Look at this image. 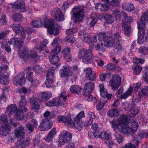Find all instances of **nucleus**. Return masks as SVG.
I'll use <instances>...</instances> for the list:
<instances>
[{"instance_id":"obj_1","label":"nucleus","mask_w":148,"mask_h":148,"mask_svg":"<svg viewBox=\"0 0 148 148\" xmlns=\"http://www.w3.org/2000/svg\"><path fill=\"white\" fill-rule=\"evenodd\" d=\"M97 34L92 37L90 36V34L85 33L83 35L84 41L89 45V49H86L82 48L78 51V58L79 59L82 58L83 62L85 64L90 63L92 58V50L94 47L95 42L97 41L96 40Z\"/></svg>"},{"instance_id":"obj_2","label":"nucleus","mask_w":148,"mask_h":148,"mask_svg":"<svg viewBox=\"0 0 148 148\" xmlns=\"http://www.w3.org/2000/svg\"><path fill=\"white\" fill-rule=\"evenodd\" d=\"M13 31L16 34H21L18 38L14 37L11 38L8 42L10 45L14 44L17 48L21 47V44L24 42V39L26 36V34L24 31V29L19 24H15L12 26Z\"/></svg>"},{"instance_id":"obj_3","label":"nucleus","mask_w":148,"mask_h":148,"mask_svg":"<svg viewBox=\"0 0 148 148\" xmlns=\"http://www.w3.org/2000/svg\"><path fill=\"white\" fill-rule=\"evenodd\" d=\"M19 103V106L18 108L15 104H11L8 108L10 111V113L13 114L14 112L16 117L17 119L22 120L24 117V113L27 110V109L25 106L27 103V101L24 96H21Z\"/></svg>"},{"instance_id":"obj_4","label":"nucleus","mask_w":148,"mask_h":148,"mask_svg":"<svg viewBox=\"0 0 148 148\" xmlns=\"http://www.w3.org/2000/svg\"><path fill=\"white\" fill-rule=\"evenodd\" d=\"M84 8L78 5L75 6L71 10V13L75 23L83 20L84 17Z\"/></svg>"},{"instance_id":"obj_5","label":"nucleus","mask_w":148,"mask_h":148,"mask_svg":"<svg viewBox=\"0 0 148 148\" xmlns=\"http://www.w3.org/2000/svg\"><path fill=\"white\" fill-rule=\"evenodd\" d=\"M106 35L105 32L102 33L103 40L104 42V45L107 47L111 46L112 42H119L121 40V36L118 32L115 33L111 36H105Z\"/></svg>"},{"instance_id":"obj_6","label":"nucleus","mask_w":148,"mask_h":148,"mask_svg":"<svg viewBox=\"0 0 148 148\" xmlns=\"http://www.w3.org/2000/svg\"><path fill=\"white\" fill-rule=\"evenodd\" d=\"M85 117L84 111H82L77 115L74 118V121L71 118V125H74L75 128L79 131H81L83 125V121L81 119Z\"/></svg>"},{"instance_id":"obj_7","label":"nucleus","mask_w":148,"mask_h":148,"mask_svg":"<svg viewBox=\"0 0 148 148\" xmlns=\"http://www.w3.org/2000/svg\"><path fill=\"white\" fill-rule=\"evenodd\" d=\"M0 119L1 121L4 123L3 125H1L0 129V137L6 136L7 134L9 133L11 127L9 126L8 119L5 116L3 115L1 116Z\"/></svg>"},{"instance_id":"obj_8","label":"nucleus","mask_w":148,"mask_h":148,"mask_svg":"<svg viewBox=\"0 0 148 148\" xmlns=\"http://www.w3.org/2000/svg\"><path fill=\"white\" fill-rule=\"evenodd\" d=\"M29 50L27 49L24 48L20 55L21 58H23L24 60L26 61L29 57L33 60L38 59L40 57L36 51L31 50L29 53Z\"/></svg>"},{"instance_id":"obj_9","label":"nucleus","mask_w":148,"mask_h":148,"mask_svg":"<svg viewBox=\"0 0 148 148\" xmlns=\"http://www.w3.org/2000/svg\"><path fill=\"white\" fill-rule=\"evenodd\" d=\"M61 50L60 46H58L52 50L49 56V61L51 64H56L59 61L60 58L58 54Z\"/></svg>"},{"instance_id":"obj_10","label":"nucleus","mask_w":148,"mask_h":148,"mask_svg":"<svg viewBox=\"0 0 148 148\" xmlns=\"http://www.w3.org/2000/svg\"><path fill=\"white\" fill-rule=\"evenodd\" d=\"M121 77L118 75L115 74L113 75L112 79L109 82L110 85L112 89L114 90H116L121 84Z\"/></svg>"},{"instance_id":"obj_11","label":"nucleus","mask_w":148,"mask_h":148,"mask_svg":"<svg viewBox=\"0 0 148 148\" xmlns=\"http://www.w3.org/2000/svg\"><path fill=\"white\" fill-rule=\"evenodd\" d=\"M51 14L57 22L63 21L65 20L64 16L60 8H56L52 10Z\"/></svg>"},{"instance_id":"obj_12","label":"nucleus","mask_w":148,"mask_h":148,"mask_svg":"<svg viewBox=\"0 0 148 148\" xmlns=\"http://www.w3.org/2000/svg\"><path fill=\"white\" fill-rule=\"evenodd\" d=\"M58 143L60 145H63L66 143H68L71 140L72 138V134L69 132H66L64 134H60Z\"/></svg>"},{"instance_id":"obj_13","label":"nucleus","mask_w":148,"mask_h":148,"mask_svg":"<svg viewBox=\"0 0 148 148\" xmlns=\"http://www.w3.org/2000/svg\"><path fill=\"white\" fill-rule=\"evenodd\" d=\"M53 125V123L49 122L48 119H43L38 127V129L41 131L48 130L51 128Z\"/></svg>"},{"instance_id":"obj_14","label":"nucleus","mask_w":148,"mask_h":148,"mask_svg":"<svg viewBox=\"0 0 148 148\" xmlns=\"http://www.w3.org/2000/svg\"><path fill=\"white\" fill-rule=\"evenodd\" d=\"M30 102L32 106V110L34 112H37L40 109V100L33 97L30 98Z\"/></svg>"},{"instance_id":"obj_15","label":"nucleus","mask_w":148,"mask_h":148,"mask_svg":"<svg viewBox=\"0 0 148 148\" xmlns=\"http://www.w3.org/2000/svg\"><path fill=\"white\" fill-rule=\"evenodd\" d=\"M13 80L16 82V85H24L25 83L24 73L21 72L18 74L14 77Z\"/></svg>"},{"instance_id":"obj_16","label":"nucleus","mask_w":148,"mask_h":148,"mask_svg":"<svg viewBox=\"0 0 148 148\" xmlns=\"http://www.w3.org/2000/svg\"><path fill=\"white\" fill-rule=\"evenodd\" d=\"M43 24L45 28H47V32L51 33V28L54 25V21L51 18L49 19L47 18L43 19Z\"/></svg>"},{"instance_id":"obj_17","label":"nucleus","mask_w":148,"mask_h":148,"mask_svg":"<svg viewBox=\"0 0 148 148\" xmlns=\"http://www.w3.org/2000/svg\"><path fill=\"white\" fill-rule=\"evenodd\" d=\"M86 77L88 80L93 81L96 79L95 73L91 68H87L86 70Z\"/></svg>"},{"instance_id":"obj_18","label":"nucleus","mask_w":148,"mask_h":148,"mask_svg":"<svg viewBox=\"0 0 148 148\" xmlns=\"http://www.w3.org/2000/svg\"><path fill=\"white\" fill-rule=\"evenodd\" d=\"M110 132L108 131H105L104 133L103 139L105 140L104 141L105 144L109 148H111L113 144L112 141L110 139Z\"/></svg>"},{"instance_id":"obj_19","label":"nucleus","mask_w":148,"mask_h":148,"mask_svg":"<svg viewBox=\"0 0 148 148\" xmlns=\"http://www.w3.org/2000/svg\"><path fill=\"white\" fill-rule=\"evenodd\" d=\"M46 106L49 107L56 106L58 107L60 105H62V104L60 101V99L57 97L53 99L52 100L46 102Z\"/></svg>"},{"instance_id":"obj_20","label":"nucleus","mask_w":148,"mask_h":148,"mask_svg":"<svg viewBox=\"0 0 148 148\" xmlns=\"http://www.w3.org/2000/svg\"><path fill=\"white\" fill-rule=\"evenodd\" d=\"M57 133L56 129L55 127H53L49 132L46 136L45 140L47 143H51L53 138Z\"/></svg>"},{"instance_id":"obj_21","label":"nucleus","mask_w":148,"mask_h":148,"mask_svg":"<svg viewBox=\"0 0 148 148\" xmlns=\"http://www.w3.org/2000/svg\"><path fill=\"white\" fill-rule=\"evenodd\" d=\"M25 3L24 1L21 0H17L14 3H12V8L15 10H20L23 9L25 7Z\"/></svg>"},{"instance_id":"obj_22","label":"nucleus","mask_w":148,"mask_h":148,"mask_svg":"<svg viewBox=\"0 0 148 148\" xmlns=\"http://www.w3.org/2000/svg\"><path fill=\"white\" fill-rule=\"evenodd\" d=\"M70 70L69 66H63L59 71V73L61 77H69Z\"/></svg>"},{"instance_id":"obj_23","label":"nucleus","mask_w":148,"mask_h":148,"mask_svg":"<svg viewBox=\"0 0 148 148\" xmlns=\"http://www.w3.org/2000/svg\"><path fill=\"white\" fill-rule=\"evenodd\" d=\"M95 85L93 82H90L86 83L84 86V92H85L86 95V93H91L94 90Z\"/></svg>"},{"instance_id":"obj_24","label":"nucleus","mask_w":148,"mask_h":148,"mask_svg":"<svg viewBox=\"0 0 148 148\" xmlns=\"http://www.w3.org/2000/svg\"><path fill=\"white\" fill-rule=\"evenodd\" d=\"M123 18L122 22L123 25H130L129 24L132 21V17L130 16H128L127 13L124 12H123Z\"/></svg>"},{"instance_id":"obj_25","label":"nucleus","mask_w":148,"mask_h":148,"mask_svg":"<svg viewBox=\"0 0 148 148\" xmlns=\"http://www.w3.org/2000/svg\"><path fill=\"white\" fill-rule=\"evenodd\" d=\"M29 144V140L27 139H26L23 141L18 140L15 143V146L16 148H24L28 146Z\"/></svg>"},{"instance_id":"obj_26","label":"nucleus","mask_w":148,"mask_h":148,"mask_svg":"<svg viewBox=\"0 0 148 148\" xmlns=\"http://www.w3.org/2000/svg\"><path fill=\"white\" fill-rule=\"evenodd\" d=\"M25 134L24 128L22 126L18 127L15 132V135L18 138H23Z\"/></svg>"},{"instance_id":"obj_27","label":"nucleus","mask_w":148,"mask_h":148,"mask_svg":"<svg viewBox=\"0 0 148 148\" xmlns=\"http://www.w3.org/2000/svg\"><path fill=\"white\" fill-rule=\"evenodd\" d=\"M58 121L60 123L62 122L63 123H67L68 124L71 125V116H69L65 117L63 115H59L58 117Z\"/></svg>"},{"instance_id":"obj_28","label":"nucleus","mask_w":148,"mask_h":148,"mask_svg":"<svg viewBox=\"0 0 148 148\" xmlns=\"http://www.w3.org/2000/svg\"><path fill=\"white\" fill-rule=\"evenodd\" d=\"M121 127L120 130L122 131L123 134H132V136L133 135V134L132 131V130L130 129V127L127 126V124L121 123Z\"/></svg>"},{"instance_id":"obj_29","label":"nucleus","mask_w":148,"mask_h":148,"mask_svg":"<svg viewBox=\"0 0 148 148\" xmlns=\"http://www.w3.org/2000/svg\"><path fill=\"white\" fill-rule=\"evenodd\" d=\"M101 14L102 13H101L100 15L99 13H97L95 16L91 17V22L89 23L91 27H93L95 25L97 20L101 19L102 18Z\"/></svg>"},{"instance_id":"obj_30","label":"nucleus","mask_w":148,"mask_h":148,"mask_svg":"<svg viewBox=\"0 0 148 148\" xmlns=\"http://www.w3.org/2000/svg\"><path fill=\"white\" fill-rule=\"evenodd\" d=\"M96 40L97 42H95L94 45L95 43L97 45L95 46L96 49L99 51L101 49L100 45L102 46V32H101L97 34Z\"/></svg>"},{"instance_id":"obj_31","label":"nucleus","mask_w":148,"mask_h":148,"mask_svg":"<svg viewBox=\"0 0 148 148\" xmlns=\"http://www.w3.org/2000/svg\"><path fill=\"white\" fill-rule=\"evenodd\" d=\"M70 92L74 94H79L82 90L81 87L77 85L71 86L70 88Z\"/></svg>"},{"instance_id":"obj_32","label":"nucleus","mask_w":148,"mask_h":148,"mask_svg":"<svg viewBox=\"0 0 148 148\" xmlns=\"http://www.w3.org/2000/svg\"><path fill=\"white\" fill-rule=\"evenodd\" d=\"M43 24L42 19L38 18L36 20L33 21L31 23V26L33 27L39 28L41 27Z\"/></svg>"},{"instance_id":"obj_33","label":"nucleus","mask_w":148,"mask_h":148,"mask_svg":"<svg viewBox=\"0 0 148 148\" xmlns=\"http://www.w3.org/2000/svg\"><path fill=\"white\" fill-rule=\"evenodd\" d=\"M9 76L3 73L0 74V83L3 85H5L9 83Z\"/></svg>"},{"instance_id":"obj_34","label":"nucleus","mask_w":148,"mask_h":148,"mask_svg":"<svg viewBox=\"0 0 148 148\" xmlns=\"http://www.w3.org/2000/svg\"><path fill=\"white\" fill-rule=\"evenodd\" d=\"M53 77H52V75L49 77H47L45 84V86L47 88H52L53 87L54 83L53 81Z\"/></svg>"},{"instance_id":"obj_35","label":"nucleus","mask_w":148,"mask_h":148,"mask_svg":"<svg viewBox=\"0 0 148 148\" xmlns=\"http://www.w3.org/2000/svg\"><path fill=\"white\" fill-rule=\"evenodd\" d=\"M128 106L130 107H133L132 108H130V116L132 117H134L135 115L137 114H138L139 110L135 106L133 105H131L130 104H128Z\"/></svg>"},{"instance_id":"obj_36","label":"nucleus","mask_w":148,"mask_h":148,"mask_svg":"<svg viewBox=\"0 0 148 148\" xmlns=\"http://www.w3.org/2000/svg\"><path fill=\"white\" fill-rule=\"evenodd\" d=\"M102 132H101L100 134L96 133L95 131H93V132H88V135L89 137L91 138L94 139L95 138H102Z\"/></svg>"},{"instance_id":"obj_37","label":"nucleus","mask_w":148,"mask_h":148,"mask_svg":"<svg viewBox=\"0 0 148 148\" xmlns=\"http://www.w3.org/2000/svg\"><path fill=\"white\" fill-rule=\"evenodd\" d=\"M142 138V136L141 134H137L134 136V139L132 140V142L135 143L136 145H138L141 142Z\"/></svg>"},{"instance_id":"obj_38","label":"nucleus","mask_w":148,"mask_h":148,"mask_svg":"<svg viewBox=\"0 0 148 148\" xmlns=\"http://www.w3.org/2000/svg\"><path fill=\"white\" fill-rule=\"evenodd\" d=\"M105 23H112L114 21L112 17L110 15L106 14L104 16Z\"/></svg>"},{"instance_id":"obj_39","label":"nucleus","mask_w":148,"mask_h":148,"mask_svg":"<svg viewBox=\"0 0 148 148\" xmlns=\"http://www.w3.org/2000/svg\"><path fill=\"white\" fill-rule=\"evenodd\" d=\"M131 126V127L130 128L132 130V131L133 134L137 130L138 127V125L137 122L135 120L132 122Z\"/></svg>"},{"instance_id":"obj_40","label":"nucleus","mask_w":148,"mask_h":148,"mask_svg":"<svg viewBox=\"0 0 148 148\" xmlns=\"http://www.w3.org/2000/svg\"><path fill=\"white\" fill-rule=\"evenodd\" d=\"M111 46L113 48L117 49L118 50H121L122 47V43L120 41L112 42Z\"/></svg>"},{"instance_id":"obj_41","label":"nucleus","mask_w":148,"mask_h":148,"mask_svg":"<svg viewBox=\"0 0 148 148\" xmlns=\"http://www.w3.org/2000/svg\"><path fill=\"white\" fill-rule=\"evenodd\" d=\"M48 42V41L46 39H43L42 42H41L40 44V47L38 49L40 51H44V48L46 47Z\"/></svg>"},{"instance_id":"obj_42","label":"nucleus","mask_w":148,"mask_h":148,"mask_svg":"<svg viewBox=\"0 0 148 148\" xmlns=\"http://www.w3.org/2000/svg\"><path fill=\"white\" fill-rule=\"evenodd\" d=\"M112 96L111 94H108L107 90L106 89L104 86H102V97L105 98L106 97L108 99H109L111 98Z\"/></svg>"},{"instance_id":"obj_43","label":"nucleus","mask_w":148,"mask_h":148,"mask_svg":"<svg viewBox=\"0 0 148 148\" xmlns=\"http://www.w3.org/2000/svg\"><path fill=\"white\" fill-rule=\"evenodd\" d=\"M12 18L14 21L18 22L21 21L22 16L20 14L15 13L12 15Z\"/></svg>"},{"instance_id":"obj_44","label":"nucleus","mask_w":148,"mask_h":148,"mask_svg":"<svg viewBox=\"0 0 148 148\" xmlns=\"http://www.w3.org/2000/svg\"><path fill=\"white\" fill-rule=\"evenodd\" d=\"M51 96V95L46 92H43L41 94L40 97L41 99L43 100L46 101L49 99Z\"/></svg>"},{"instance_id":"obj_45","label":"nucleus","mask_w":148,"mask_h":148,"mask_svg":"<svg viewBox=\"0 0 148 148\" xmlns=\"http://www.w3.org/2000/svg\"><path fill=\"white\" fill-rule=\"evenodd\" d=\"M132 90V87H130L127 91H126L124 94L121 95V98L122 99H124L127 97L131 94Z\"/></svg>"},{"instance_id":"obj_46","label":"nucleus","mask_w":148,"mask_h":148,"mask_svg":"<svg viewBox=\"0 0 148 148\" xmlns=\"http://www.w3.org/2000/svg\"><path fill=\"white\" fill-rule=\"evenodd\" d=\"M51 33L48 31V33L50 35L53 34L55 36L57 35L59 33V30L58 28L55 27L54 25L51 28Z\"/></svg>"},{"instance_id":"obj_47","label":"nucleus","mask_w":148,"mask_h":148,"mask_svg":"<svg viewBox=\"0 0 148 148\" xmlns=\"http://www.w3.org/2000/svg\"><path fill=\"white\" fill-rule=\"evenodd\" d=\"M113 15L115 17L116 20H120L121 17V12L118 10H115L113 12Z\"/></svg>"},{"instance_id":"obj_48","label":"nucleus","mask_w":148,"mask_h":148,"mask_svg":"<svg viewBox=\"0 0 148 148\" xmlns=\"http://www.w3.org/2000/svg\"><path fill=\"white\" fill-rule=\"evenodd\" d=\"M91 128L93 130L96 132V133L100 134L102 132L101 131L98 125L96 123H94L92 125Z\"/></svg>"},{"instance_id":"obj_49","label":"nucleus","mask_w":148,"mask_h":148,"mask_svg":"<svg viewBox=\"0 0 148 148\" xmlns=\"http://www.w3.org/2000/svg\"><path fill=\"white\" fill-rule=\"evenodd\" d=\"M143 77L145 81L148 83V67L145 68L144 72H143Z\"/></svg>"},{"instance_id":"obj_50","label":"nucleus","mask_w":148,"mask_h":148,"mask_svg":"<svg viewBox=\"0 0 148 148\" xmlns=\"http://www.w3.org/2000/svg\"><path fill=\"white\" fill-rule=\"evenodd\" d=\"M33 73L31 71H28L27 73L26 78L28 81L31 83L33 82Z\"/></svg>"},{"instance_id":"obj_51","label":"nucleus","mask_w":148,"mask_h":148,"mask_svg":"<svg viewBox=\"0 0 148 148\" xmlns=\"http://www.w3.org/2000/svg\"><path fill=\"white\" fill-rule=\"evenodd\" d=\"M125 9L127 12H131L134 10V7L132 4H127L125 5Z\"/></svg>"},{"instance_id":"obj_52","label":"nucleus","mask_w":148,"mask_h":148,"mask_svg":"<svg viewBox=\"0 0 148 148\" xmlns=\"http://www.w3.org/2000/svg\"><path fill=\"white\" fill-rule=\"evenodd\" d=\"M93 62L95 64H97L100 66H102V59L100 58L95 57L94 58Z\"/></svg>"},{"instance_id":"obj_53","label":"nucleus","mask_w":148,"mask_h":148,"mask_svg":"<svg viewBox=\"0 0 148 148\" xmlns=\"http://www.w3.org/2000/svg\"><path fill=\"white\" fill-rule=\"evenodd\" d=\"M139 52L143 54H148V48L144 47H140L138 49Z\"/></svg>"},{"instance_id":"obj_54","label":"nucleus","mask_w":148,"mask_h":148,"mask_svg":"<svg viewBox=\"0 0 148 148\" xmlns=\"http://www.w3.org/2000/svg\"><path fill=\"white\" fill-rule=\"evenodd\" d=\"M142 70V67L139 65L135 66L133 68L134 73L135 75L140 73Z\"/></svg>"},{"instance_id":"obj_55","label":"nucleus","mask_w":148,"mask_h":148,"mask_svg":"<svg viewBox=\"0 0 148 148\" xmlns=\"http://www.w3.org/2000/svg\"><path fill=\"white\" fill-rule=\"evenodd\" d=\"M118 112L117 109H112L111 110L109 111L108 112V114L110 116L112 117L118 115Z\"/></svg>"},{"instance_id":"obj_56","label":"nucleus","mask_w":148,"mask_h":148,"mask_svg":"<svg viewBox=\"0 0 148 148\" xmlns=\"http://www.w3.org/2000/svg\"><path fill=\"white\" fill-rule=\"evenodd\" d=\"M123 27V29L124 33L127 35V36H128L130 33V25H122Z\"/></svg>"},{"instance_id":"obj_57","label":"nucleus","mask_w":148,"mask_h":148,"mask_svg":"<svg viewBox=\"0 0 148 148\" xmlns=\"http://www.w3.org/2000/svg\"><path fill=\"white\" fill-rule=\"evenodd\" d=\"M119 123L127 124V119L126 116L123 115L119 119Z\"/></svg>"},{"instance_id":"obj_58","label":"nucleus","mask_w":148,"mask_h":148,"mask_svg":"<svg viewBox=\"0 0 148 148\" xmlns=\"http://www.w3.org/2000/svg\"><path fill=\"white\" fill-rule=\"evenodd\" d=\"M114 136L116 139L117 141L119 143L122 142V137L121 135L119 133H116L114 134Z\"/></svg>"},{"instance_id":"obj_59","label":"nucleus","mask_w":148,"mask_h":148,"mask_svg":"<svg viewBox=\"0 0 148 148\" xmlns=\"http://www.w3.org/2000/svg\"><path fill=\"white\" fill-rule=\"evenodd\" d=\"M33 127L36 128L38 125V122L37 120L34 119H32L30 122H28Z\"/></svg>"},{"instance_id":"obj_60","label":"nucleus","mask_w":148,"mask_h":148,"mask_svg":"<svg viewBox=\"0 0 148 148\" xmlns=\"http://www.w3.org/2000/svg\"><path fill=\"white\" fill-rule=\"evenodd\" d=\"M86 94H85V92H84L83 94L85 96V99L86 101L88 102L91 101L93 97L92 95L91 94V93H86Z\"/></svg>"},{"instance_id":"obj_61","label":"nucleus","mask_w":148,"mask_h":148,"mask_svg":"<svg viewBox=\"0 0 148 148\" xmlns=\"http://www.w3.org/2000/svg\"><path fill=\"white\" fill-rule=\"evenodd\" d=\"M71 51L70 48L69 47L64 49L62 51V55L64 56L68 54H71Z\"/></svg>"},{"instance_id":"obj_62","label":"nucleus","mask_w":148,"mask_h":148,"mask_svg":"<svg viewBox=\"0 0 148 148\" xmlns=\"http://www.w3.org/2000/svg\"><path fill=\"white\" fill-rule=\"evenodd\" d=\"M67 97L66 95H64V94L62 93H61L60 95V97L59 98H58L60 99V102L63 105H64V103L63 102H62L61 100L63 99V101L64 102H66V101L67 100Z\"/></svg>"},{"instance_id":"obj_63","label":"nucleus","mask_w":148,"mask_h":148,"mask_svg":"<svg viewBox=\"0 0 148 148\" xmlns=\"http://www.w3.org/2000/svg\"><path fill=\"white\" fill-rule=\"evenodd\" d=\"M33 146L34 147H38L40 145V140L39 138H36L34 139L33 141Z\"/></svg>"},{"instance_id":"obj_64","label":"nucleus","mask_w":148,"mask_h":148,"mask_svg":"<svg viewBox=\"0 0 148 148\" xmlns=\"http://www.w3.org/2000/svg\"><path fill=\"white\" fill-rule=\"evenodd\" d=\"M93 122V120L87 117L85 121L84 126L87 127L88 125H91Z\"/></svg>"}]
</instances>
